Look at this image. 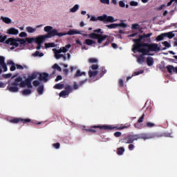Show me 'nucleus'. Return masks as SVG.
Returning a JSON list of instances; mask_svg holds the SVG:
<instances>
[{
	"label": "nucleus",
	"mask_w": 177,
	"mask_h": 177,
	"mask_svg": "<svg viewBox=\"0 0 177 177\" xmlns=\"http://www.w3.org/2000/svg\"><path fill=\"white\" fill-rule=\"evenodd\" d=\"M151 32L149 34H142V35H138V39H132V42L134 44L132 45V52L136 51L142 54V55H150V52H158L161 50V48L158 46L157 44H149L147 40L150 41V37L151 36ZM145 41V42H141Z\"/></svg>",
	"instance_id": "nucleus-1"
},
{
	"label": "nucleus",
	"mask_w": 177,
	"mask_h": 177,
	"mask_svg": "<svg viewBox=\"0 0 177 177\" xmlns=\"http://www.w3.org/2000/svg\"><path fill=\"white\" fill-rule=\"evenodd\" d=\"M37 77H38V74L32 73V75H30V76L26 78L24 81H23V77H18L15 78V80L12 83L8 84L7 89L8 91H9V92L17 93L18 92V87L19 88L27 87L28 88H32V81L33 80H35Z\"/></svg>",
	"instance_id": "nucleus-2"
},
{
	"label": "nucleus",
	"mask_w": 177,
	"mask_h": 177,
	"mask_svg": "<svg viewBox=\"0 0 177 177\" xmlns=\"http://www.w3.org/2000/svg\"><path fill=\"white\" fill-rule=\"evenodd\" d=\"M96 129H100L104 130L105 131H112V130L120 131V130L127 129V126H122L120 127L109 126V125L93 126L87 129H84V131H86V132L95 133H96Z\"/></svg>",
	"instance_id": "nucleus-3"
},
{
	"label": "nucleus",
	"mask_w": 177,
	"mask_h": 177,
	"mask_svg": "<svg viewBox=\"0 0 177 177\" xmlns=\"http://www.w3.org/2000/svg\"><path fill=\"white\" fill-rule=\"evenodd\" d=\"M81 35V31L77 30H69L68 32H57V30L54 29L53 32L49 34L45 35V36L53 37L54 36L58 37H64L65 35Z\"/></svg>",
	"instance_id": "nucleus-4"
},
{
	"label": "nucleus",
	"mask_w": 177,
	"mask_h": 177,
	"mask_svg": "<svg viewBox=\"0 0 177 177\" xmlns=\"http://www.w3.org/2000/svg\"><path fill=\"white\" fill-rule=\"evenodd\" d=\"M52 37L46 36V35H41L36 37L35 38H26V42L27 44H32V42H35L36 44H42V43L45 41L46 39H50Z\"/></svg>",
	"instance_id": "nucleus-5"
},
{
	"label": "nucleus",
	"mask_w": 177,
	"mask_h": 177,
	"mask_svg": "<svg viewBox=\"0 0 177 177\" xmlns=\"http://www.w3.org/2000/svg\"><path fill=\"white\" fill-rule=\"evenodd\" d=\"M88 38L92 39H97V44H101L105 39L109 38L108 35H102L101 34L90 33Z\"/></svg>",
	"instance_id": "nucleus-6"
},
{
	"label": "nucleus",
	"mask_w": 177,
	"mask_h": 177,
	"mask_svg": "<svg viewBox=\"0 0 177 177\" xmlns=\"http://www.w3.org/2000/svg\"><path fill=\"white\" fill-rule=\"evenodd\" d=\"M136 136H138V137L141 138V139L144 140L155 139L161 137V135H159L158 133H141L136 134Z\"/></svg>",
	"instance_id": "nucleus-7"
},
{
	"label": "nucleus",
	"mask_w": 177,
	"mask_h": 177,
	"mask_svg": "<svg viewBox=\"0 0 177 177\" xmlns=\"http://www.w3.org/2000/svg\"><path fill=\"white\" fill-rule=\"evenodd\" d=\"M97 20L102 22H106V23L115 22V19H114V18L112 16H108L106 15H104L101 17H97Z\"/></svg>",
	"instance_id": "nucleus-8"
},
{
	"label": "nucleus",
	"mask_w": 177,
	"mask_h": 177,
	"mask_svg": "<svg viewBox=\"0 0 177 177\" xmlns=\"http://www.w3.org/2000/svg\"><path fill=\"white\" fill-rule=\"evenodd\" d=\"M31 120L29 118H15L11 120H10V122L12 124H18V123H23V124H28L30 123Z\"/></svg>",
	"instance_id": "nucleus-9"
},
{
	"label": "nucleus",
	"mask_w": 177,
	"mask_h": 177,
	"mask_svg": "<svg viewBox=\"0 0 177 177\" xmlns=\"http://www.w3.org/2000/svg\"><path fill=\"white\" fill-rule=\"evenodd\" d=\"M4 42L5 44H6V45H10L14 46L11 48V50H14L15 48H17L19 46L18 43L17 42V39L14 38H9L8 39V40H6Z\"/></svg>",
	"instance_id": "nucleus-10"
},
{
	"label": "nucleus",
	"mask_w": 177,
	"mask_h": 177,
	"mask_svg": "<svg viewBox=\"0 0 177 177\" xmlns=\"http://www.w3.org/2000/svg\"><path fill=\"white\" fill-rule=\"evenodd\" d=\"M72 91V88L69 85H66V87H65V91H62L59 93V96L60 97H64V96L69 95V93Z\"/></svg>",
	"instance_id": "nucleus-11"
},
{
	"label": "nucleus",
	"mask_w": 177,
	"mask_h": 177,
	"mask_svg": "<svg viewBox=\"0 0 177 177\" xmlns=\"http://www.w3.org/2000/svg\"><path fill=\"white\" fill-rule=\"evenodd\" d=\"M144 120H145V113L141 115V117L138 118L137 123L134 124V127L137 129H142V124H140V123H142Z\"/></svg>",
	"instance_id": "nucleus-12"
},
{
	"label": "nucleus",
	"mask_w": 177,
	"mask_h": 177,
	"mask_svg": "<svg viewBox=\"0 0 177 177\" xmlns=\"http://www.w3.org/2000/svg\"><path fill=\"white\" fill-rule=\"evenodd\" d=\"M71 48V44H66L65 47H62L59 50L54 49V53H66Z\"/></svg>",
	"instance_id": "nucleus-13"
},
{
	"label": "nucleus",
	"mask_w": 177,
	"mask_h": 177,
	"mask_svg": "<svg viewBox=\"0 0 177 177\" xmlns=\"http://www.w3.org/2000/svg\"><path fill=\"white\" fill-rule=\"evenodd\" d=\"M165 68L167 69V72H168V73H170V74H171L172 73H177V66L174 67L173 66L168 65L165 66Z\"/></svg>",
	"instance_id": "nucleus-14"
},
{
	"label": "nucleus",
	"mask_w": 177,
	"mask_h": 177,
	"mask_svg": "<svg viewBox=\"0 0 177 177\" xmlns=\"http://www.w3.org/2000/svg\"><path fill=\"white\" fill-rule=\"evenodd\" d=\"M48 73H39V81H42L44 82H46V81H48Z\"/></svg>",
	"instance_id": "nucleus-15"
},
{
	"label": "nucleus",
	"mask_w": 177,
	"mask_h": 177,
	"mask_svg": "<svg viewBox=\"0 0 177 177\" xmlns=\"http://www.w3.org/2000/svg\"><path fill=\"white\" fill-rule=\"evenodd\" d=\"M6 33L9 35H17L18 30H17L15 28H9Z\"/></svg>",
	"instance_id": "nucleus-16"
},
{
	"label": "nucleus",
	"mask_w": 177,
	"mask_h": 177,
	"mask_svg": "<svg viewBox=\"0 0 177 177\" xmlns=\"http://www.w3.org/2000/svg\"><path fill=\"white\" fill-rule=\"evenodd\" d=\"M159 36H164L165 37H167L169 39H171L174 37V34L171 32H168L167 33L160 34L159 35Z\"/></svg>",
	"instance_id": "nucleus-17"
},
{
	"label": "nucleus",
	"mask_w": 177,
	"mask_h": 177,
	"mask_svg": "<svg viewBox=\"0 0 177 177\" xmlns=\"http://www.w3.org/2000/svg\"><path fill=\"white\" fill-rule=\"evenodd\" d=\"M145 55H142V54L140 55V56L137 57V63L140 64L145 63Z\"/></svg>",
	"instance_id": "nucleus-18"
},
{
	"label": "nucleus",
	"mask_w": 177,
	"mask_h": 177,
	"mask_svg": "<svg viewBox=\"0 0 177 177\" xmlns=\"http://www.w3.org/2000/svg\"><path fill=\"white\" fill-rule=\"evenodd\" d=\"M146 63L148 66H153V58L151 57H149L146 59Z\"/></svg>",
	"instance_id": "nucleus-19"
},
{
	"label": "nucleus",
	"mask_w": 177,
	"mask_h": 177,
	"mask_svg": "<svg viewBox=\"0 0 177 177\" xmlns=\"http://www.w3.org/2000/svg\"><path fill=\"white\" fill-rule=\"evenodd\" d=\"M138 140L137 139H132V138H124L123 139V141H122V143L124 144H132L133 141Z\"/></svg>",
	"instance_id": "nucleus-20"
},
{
	"label": "nucleus",
	"mask_w": 177,
	"mask_h": 177,
	"mask_svg": "<svg viewBox=\"0 0 177 177\" xmlns=\"http://www.w3.org/2000/svg\"><path fill=\"white\" fill-rule=\"evenodd\" d=\"M88 77L93 78L97 75V71H93L92 70H88Z\"/></svg>",
	"instance_id": "nucleus-21"
},
{
	"label": "nucleus",
	"mask_w": 177,
	"mask_h": 177,
	"mask_svg": "<svg viewBox=\"0 0 177 177\" xmlns=\"http://www.w3.org/2000/svg\"><path fill=\"white\" fill-rule=\"evenodd\" d=\"M53 30H53V27L51 26H47L44 28V31H45V32H47V35H49L50 33H51Z\"/></svg>",
	"instance_id": "nucleus-22"
},
{
	"label": "nucleus",
	"mask_w": 177,
	"mask_h": 177,
	"mask_svg": "<svg viewBox=\"0 0 177 177\" xmlns=\"http://www.w3.org/2000/svg\"><path fill=\"white\" fill-rule=\"evenodd\" d=\"M96 44V42L92 39H86L84 40V44L87 45V46H92L93 44Z\"/></svg>",
	"instance_id": "nucleus-23"
},
{
	"label": "nucleus",
	"mask_w": 177,
	"mask_h": 177,
	"mask_svg": "<svg viewBox=\"0 0 177 177\" xmlns=\"http://www.w3.org/2000/svg\"><path fill=\"white\" fill-rule=\"evenodd\" d=\"M64 87L66 88V86H64V84H56L55 85H54V86L53 88L54 89L60 90Z\"/></svg>",
	"instance_id": "nucleus-24"
},
{
	"label": "nucleus",
	"mask_w": 177,
	"mask_h": 177,
	"mask_svg": "<svg viewBox=\"0 0 177 177\" xmlns=\"http://www.w3.org/2000/svg\"><path fill=\"white\" fill-rule=\"evenodd\" d=\"M83 75H86L85 72H81L80 70H77L75 75H74V77L77 78Z\"/></svg>",
	"instance_id": "nucleus-25"
},
{
	"label": "nucleus",
	"mask_w": 177,
	"mask_h": 177,
	"mask_svg": "<svg viewBox=\"0 0 177 177\" xmlns=\"http://www.w3.org/2000/svg\"><path fill=\"white\" fill-rule=\"evenodd\" d=\"M32 93V91L30 89H24L21 92V94L24 96L29 95Z\"/></svg>",
	"instance_id": "nucleus-26"
},
{
	"label": "nucleus",
	"mask_w": 177,
	"mask_h": 177,
	"mask_svg": "<svg viewBox=\"0 0 177 177\" xmlns=\"http://www.w3.org/2000/svg\"><path fill=\"white\" fill-rule=\"evenodd\" d=\"M0 19H1V21H3V23H5L6 24H10V19H9L8 17H0Z\"/></svg>",
	"instance_id": "nucleus-27"
},
{
	"label": "nucleus",
	"mask_w": 177,
	"mask_h": 177,
	"mask_svg": "<svg viewBox=\"0 0 177 177\" xmlns=\"http://www.w3.org/2000/svg\"><path fill=\"white\" fill-rule=\"evenodd\" d=\"M32 56L36 57H44V53H41L39 51H36L35 53H33V54H32Z\"/></svg>",
	"instance_id": "nucleus-28"
},
{
	"label": "nucleus",
	"mask_w": 177,
	"mask_h": 177,
	"mask_svg": "<svg viewBox=\"0 0 177 177\" xmlns=\"http://www.w3.org/2000/svg\"><path fill=\"white\" fill-rule=\"evenodd\" d=\"M26 31L29 33H34L36 31V28H32L30 26L26 28Z\"/></svg>",
	"instance_id": "nucleus-29"
},
{
	"label": "nucleus",
	"mask_w": 177,
	"mask_h": 177,
	"mask_svg": "<svg viewBox=\"0 0 177 177\" xmlns=\"http://www.w3.org/2000/svg\"><path fill=\"white\" fill-rule=\"evenodd\" d=\"M127 139L139 140L141 139V138L138 136V135H132L127 137Z\"/></svg>",
	"instance_id": "nucleus-30"
},
{
	"label": "nucleus",
	"mask_w": 177,
	"mask_h": 177,
	"mask_svg": "<svg viewBox=\"0 0 177 177\" xmlns=\"http://www.w3.org/2000/svg\"><path fill=\"white\" fill-rule=\"evenodd\" d=\"M112 25H114L118 27H121L123 28H127V24L124 23H120V24H111Z\"/></svg>",
	"instance_id": "nucleus-31"
},
{
	"label": "nucleus",
	"mask_w": 177,
	"mask_h": 177,
	"mask_svg": "<svg viewBox=\"0 0 177 177\" xmlns=\"http://www.w3.org/2000/svg\"><path fill=\"white\" fill-rule=\"evenodd\" d=\"M36 91L38 92V94L42 95V93H44V85L39 86L38 88L36 89Z\"/></svg>",
	"instance_id": "nucleus-32"
},
{
	"label": "nucleus",
	"mask_w": 177,
	"mask_h": 177,
	"mask_svg": "<svg viewBox=\"0 0 177 177\" xmlns=\"http://www.w3.org/2000/svg\"><path fill=\"white\" fill-rule=\"evenodd\" d=\"M124 153V149L122 147L118 148V155L122 156Z\"/></svg>",
	"instance_id": "nucleus-33"
},
{
	"label": "nucleus",
	"mask_w": 177,
	"mask_h": 177,
	"mask_svg": "<svg viewBox=\"0 0 177 177\" xmlns=\"http://www.w3.org/2000/svg\"><path fill=\"white\" fill-rule=\"evenodd\" d=\"M15 68H17V70H24V69H27V66H21L19 64H17L15 65Z\"/></svg>",
	"instance_id": "nucleus-34"
},
{
	"label": "nucleus",
	"mask_w": 177,
	"mask_h": 177,
	"mask_svg": "<svg viewBox=\"0 0 177 177\" xmlns=\"http://www.w3.org/2000/svg\"><path fill=\"white\" fill-rule=\"evenodd\" d=\"M54 55H55L56 59H59L62 57H66V56H64V55L60 54V53H54Z\"/></svg>",
	"instance_id": "nucleus-35"
},
{
	"label": "nucleus",
	"mask_w": 177,
	"mask_h": 177,
	"mask_svg": "<svg viewBox=\"0 0 177 177\" xmlns=\"http://www.w3.org/2000/svg\"><path fill=\"white\" fill-rule=\"evenodd\" d=\"M53 69L57 70L59 72H62V68H60L57 64H54V65H53Z\"/></svg>",
	"instance_id": "nucleus-36"
},
{
	"label": "nucleus",
	"mask_w": 177,
	"mask_h": 177,
	"mask_svg": "<svg viewBox=\"0 0 177 177\" xmlns=\"http://www.w3.org/2000/svg\"><path fill=\"white\" fill-rule=\"evenodd\" d=\"M146 127L147 128H153L155 127V124L150 122H146Z\"/></svg>",
	"instance_id": "nucleus-37"
},
{
	"label": "nucleus",
	"mask_w": 177,
	"mask_h": 177,
	"mask_svg": "<svg viewBox=\"0 0 177 177\" xmlns=\"http://www.w3.org/2000/svg\"><path fill=\"white\" fill-rule=\"evenodd\" d=\"M78 5L76 4L75 6H74V7H72V8H71V12L74 13L75 12H77V10H78Z\"/></svg>",
	"instance_id": "nucleus-38"
},
{
	"label": "nucleus",
	"mask_w": 177,
	"mask_h": 177,
	"mask_svg": "<svg viewBox=\"0 0 177 177\" xmlns=\"http://www.w3.org/2000/svg\"><path fill=\"white\" fill-rule=\"evenodd\" d=\"M167 37H165L163 35H158V37H156V41H161L162 40H164V38H165Z\"/></svg>",
	"instance_id": "nucleus-39"
},
{
	"label": "nucleus",
	"mask_w": 177,
	"mask_h": 177,
	"mask_svg": "<svg viewBox=\"0 0 177 177\" xmlns=\"http://www.w3.org/2000/svg\"><path fill=\"white\" fill-rule=\"evenodd\" d=\"M105 27L108 28L109 29H115V28H118V26H117L114 24H109V25H106Z\"/></svg>",
	"instance_id": "nucleus-40"
},
{
	"label": "nucleus",
	"mask_w": 177,
	"mask_h": 177,
	"mask_svg": "<svg viewBox=\"0 0 177 177\" xmlns=\"http://www.w3.org/2000/svg\"><path fill=\"white\" fill-rule=\"evenodd\" d=\"M162 45H164V46H165V48H169L171 47V45L169 44V43H168V41H167L162 42Z\"/></svg>",
	"instance_id": "nucleus-41"
},
{
	"label": "nucleus",
	"mask_w": 177,
	"mask_h": 177,
	"mask_svg": "<svg viewBox=\"0 0 177 177\" xmlns=\"http://www.w3.org/2000/svg\"><path fill=\"white\" fill-rule=\"evenodd\" d=\"M0 67L3 69V71H8V67L6 66V64H0Z\"/></svg>",
	"instance_id": "nucleus-42"
},
{
	"label": "nucleus",
	"mask_w": 177,
	"mask_h": 177,
	"mask_svg": "<svg viewBox=\"0 0 177 177\" xmlns=\"http://www.w3.org/2000/svg\"><path fill=\"white\" fill-rule=\"evenodd\" d=\"M88 63H90V64L97 63V59H96L95 58H90V59H88Z\"/></svg>",
	"instance_id": "nucleus-43"
},
{
	"label": "nucleus",
	"mask_w": 177,
	"mask_h": 177,
	"mask_svg": "<svg viewBox=\"0 0 177 177\" xmlns=\"http://www.w3.org/2000/svg\"><path fill=\"white\" fill-rule=\"evenodd\" d=\"M45 48H54V43L45 44Z\"/></svg>",
	"instance_id": "nucleus-44"
},
{
	"label": "nucleus",
	"mask_w": 177,
	"mask_h": 177,
	"mask_svg": "<svg viewBox=\"0 0 177 177\" xmlns=\"http://www.w3.org/2000/svg\"><path fill=\"white\" fill-rule=\"evenodd\" d=\"M12 76V74H11V73L3 74V75H1V77H3V78H5V79H9Z\"/></svg>",
	"instance_id": "nucleus-45"
},
{
	"label": "nucleus",
	"mask_w": 177,
	"mask_h": 177,
	"mask_svg": "<svg viewBox=\"0 0 177 177\" xmlns=\"http://www.w3.org/2000/svg\"><path fill=\"white\" fill-rule=\"evenodd\" d=\"M99 68V66L97 64H93L91 66H90V69H92L91 71H96Z\"/></svg>",
	"instance_id": "nucleus-46"
},
{
	"label": "nucleus",
	"mask_w": 177,
	"mask_h": 177,
	"mask_svg": "<svg viewBox=\"0 0 177 177\" xmlns=\"http://www.w3.org/2000/svg\"><path fill=\"white\" fill-rule=\"evenodd\" d=\"M143 71H138L137 72H134V73H132V77H134V76H138L140 74H142Z\"/></svg>",
	"instance_id": "nucleus-47"
},
{
	"label": "nucleus",
	"mask_w": 177,
	"mask_h": 177,
	"mask_svg": "<svg viewBox=\"0 0 177 177\" xmlns=\"http://www.w3.org/2000/svg\"><path fill=\"white\" fill-rule=\"evenodd\" d=\"M53 147H54V149H59L60 148V143L57 142L53 144Z\"/></svg>",
	"instance_id": "nucleus-48"
},
{
	"label": "nucleus",
	"mask_w": 177,
	"mask_h": 177,
	"mask_svg": "<svg viewBox=\"0 0 177 177\" xmlns=\"http://www.w3.org/2000/svg\"><path fill=\"white\" fill-rule=\"evenodd\" d=\"M6 36H0V43H3L6 41Z\"/></svg>",
	"instance_id": "nucleus-49"
},
{
	"label": "nucleus",
	"mask_w": 177,
	"mask_h": 177,
	"mask_svg": "<svg viewBox=\"0 0 177 177\" xmlns=\"http://www.w3.org/2000/svg\"><path fill=\"white\" fill-rule=\"evenodd\" d=\"M32 84H33V86L37 87V86H39L40 82L38 80H35V81H33V82H32Z\"/></svg>",
	"instance_id": "nucleus-50"
},
{
	"label": "nucleus",
	"mask_w": 177,
	"mask_h": 177,
	"mask_svg": "<svg viewBox=\"0 0 177 177\" xmlns=\"http://www.w3.org/2000/svg\"><path fill=\"white\" fill-rule=\"evenodd\" d=\"M101 3H104L106 5H110V0H100Z\"/></svg>",
	"instance_id": "nucleus-51"
},
{
	"label": "nucleus",
	"mask_w": 177,
	"mask_h": 177,
	"mask_svg": "<svg viewBox=\"0 0 177 177\" xmlns=\"http://www.w3.org/2000/svg\"><path fill=\"white\" fill-rule=\"evenodd\" d=\"M106 73V70H105V68H101V73L100 74V75L102 77L104 76V75H105V73Z\"/></svg>",
	"instance_id": "nucleus-52"
},
{
	"label": "nucleus",
	"mask_w": 177,
	"mask_h": 177,
	"mask_svg": "<svg viewBox=\"0 0 177 177\" xmlns=\"http://www.w3.org/2000/svg\"><path fill=\"white\" fill-rule=\"evenodd\" d=\"M17 42H19V44L21 45H24L26 41L24 39H18V40H17Z\"/></svg>",
	"instance_id": "nucleus-53"
},
{
	"label": "nucleus",
	"mask_w": 177,
	"mask_h": 177,
	"mask_svg": "<svg viewBox=\"0 0 177 177\" xmlns=\"http://www.w3.org/2000/svg\"><path fill=\"white\" fill-rule=\"evenodd\" d=\"M19 37H27V33H26V32H19Z\"/></svg>",
	"instance_id": "nucleus-54"
},
{
	"label": "nucleus",
	"mask_w": 177,
	"mask_h": 177,
	"mask_svg": "<svg viewBox=\"0 0 177 177\" xmlns=\"http://www.w3.org/2000/svg\"><path fill=\"white\" fill-rule=\"evenodd\" d=\"M131 29L132 30H138V24H132Z\"/></svg>",
	"instance_id": "nucleus-55"
},
{
	"label": "nucleus",
	"mask_w": 177,
	"mask_h": 177,
	"mask_svg": "<svg viewBox=\"0 0 177 177\" xmlns=\"http://www.w3.org/2000/svg\"><path fill=\"white\" fill-rule=\"evenodd\" d=\"M0 64H6L5 63V57L0 56Z\"/></svg>",
	"instance_id": "nucleus-56"
},
{
	"label": "nucleus",
	"mask_w": 177,
	"mask_h": 177,
	"mask_svg": "<svg viewBox=\"0 0 177 177\" xmlns=\"http://www.w3.org/2000/svg\"><path fill=\"white\" fill-rule=\"evenodd\" d=\"M86 82H87V80H84L80 81V83H78L77 85H79L80 86H83L84 84H86Z\"/></svg>",
	"instance_id": "nucleus-57"
},
{
	"label": "nucleus",
	"mask_w": 177,
	"mask_h": 177,
	"mask_svg": "<svg viewBox=\"0 0 177 177\" xmlns=\"http://www.w3.org/2000/svg\"><path fill=\"white\" fill-rule=\"evenodd\" d=\"M93 32L95 33H100L101 35L104 34V32H102L101 28L96 29L93 30Z\"/></svg>",
	"instance_id": "nucleus-58"
},
{
	"label": "nucleus",
	"mask_w": 177,
	"mask_h": 177,
	"mask_svg": "<svg viewBox=\"0 0 177 177\" xmlns=\"http://www.w3.org/2000/svg\"><path fill=\"white\" fill-rule=\"evenodd\" d=\"M120 136H122V133L119 131L114 133V137L120 138Z\"/></svg>",
	"instance_id": "nucleus-59"
},
{
	"label": "nucleus",
	"mask_w": 177,
	"mask_h": 177,
	"mask_svg": "<svg viewBox=\"0 0 177 177\" xmlns=\"http://www.w3.org/2000/svg\"><path fill=\"white\" fill-rule=\"evenodd\" d=\"M109 44H110V39H106V41H105V43H104L102 47L109 46Z\"/></svg>",
	"instance_id": "nucleus-60"
},
{
	"label": "nucleus",
	"mask_w": 177,
	"mask_h": 177,
	"mask_svg": "<svg viewBox=\"0 0 177 177\" xmlns=\"http://www.w3.org/2000/svg\"><path fill=\"white\" fill-rule=\"evenodd\" d=\"M129 4L131 5V6H138V3L137 1H131V3Z\"/></svg>",
	"instance_id": "nucleus-61"
},
{
	"label": "nucleus",
	"mask_w": 177,
	"mask_h": 177,
	"mask_svg": "<svg viewBox=\"0 0 177 177\" xmlns=\"http://www.w3.org/2000/svg\"><path fill=\"white\" fill-rule=\"evenodd\" d=\"M127 5H124V3L122 1H119V6H120V8H124V6Z\"/></svg>",
	"instance_id": "nucleus-62"
},
{
	"label": "nucleus",
	"mask_w": 177,
	"mask_h": 177,
	"mask_svg": "<svg viewBox=\"0 0 177 177\" xmlns=\"http://www.w3.org/2000/svg\"><path fill=\"white\" fill-rule=\"evenodd\" d=\"M133 148H135V147L133 146V145L131 144L128 146V149H129V151H132L133 150Z\"/></svg>",
	"instance_id": "nucleus-63"
},
{
	"label": "nucleus",
	"mask_w": 177,
	"mask_h": 177,
	"mask_svg": "<svg viewBox=\"0 0 177 177\" xmlns=\"http://www.w3.org/2000/svg\"><path fill=\"white\" fill-rule=\"evenodd\" d=\"M60 80H62V75H57V77H56L55 82H57Z\"/></svg>",
	"instance_id": "nucleus-64"
}]
</instances>
